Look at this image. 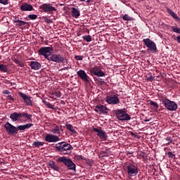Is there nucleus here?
Masks as SVG:
<instances>
[{
	"label": "nucleus",
	"instance_id": "20",
	"mask_svg": "<svg viewBox=\"0 0 180 180\" xmlns=\"http://www.w3.org/2000/svg\"><path fill=\"white\" fill-rule=\"evenodd\" d=\"M30 67H31L32 70H34V71H37L41 68V63L37 61H31L30 64Z\"/></svg>",
	"mask_w": 180,
	"mask_h": 180
},
{
	"label": "nucleus",
	"instance_id": "15",
	"mask_svg": "<svg viewBox=\"0 0 180 180\" xmlns=\"http://www.w3.org/2000/svg\"><path fill=\"white\" fill-rule=\"evenodd\" d=\"M93 131L97 133L98 137H99L101 140H103V141H106V140H108V134L102 130V127H100L99 129L93 127Z\"/></svg>",
	"mask_w": 180,
	"mask_h": 180
},
{
	"label": "nucleus",
	"instance_id": "16",
	"mask_svg": "<svg viewBox=\"0 0 180 180\" xmlns=\"http://www.w3.org/2000/svg\"><path fill=\"white\" fill-rule=\"evenodd\" d=\"M94 110L98 115H108L109 108L103 105L98 104L95 107Z\"/></svg>",
	"mask_w": 180,
	"mask_h": 180
},
{
	"label": "nucleus",
	"instance_id": "39",
	"mask_svg": "<svg viewBox=\"0 0 180 180\" xmlns=\"http://www.w3.org/2000/svg\"><path fill=\"white\" fill-rule=\"evenodd\" d=\"M33 127V124H24V130L29 129L30 127Z\"/></svg>",
	"mask_w": 180,
	"mask_h": 180
},
{
	"label": "nucleus",
	"instance_id": "31",
	"mask_svg": "<svg viewBox=\"0 0 180 180\" xmlns=\"http://www.w3.org/2000/svg\"><path fill=\"white\" fill-rule=\"evenodd\" d=\"M0 71L1 72H6L8 71V65L0 64Z\"/></svg>",
	"mask_w": 180,
	"mask_h": 180
},
{
	"label": "nucleus",
	"instance_id": "6",
	"mask_svg": "<svg viewBox=\"0 0 180 180\" xmlns=\"http://www.w3.org/2000/svg\"><path fill=\"white\" fill-rule=\"evenodd\" d=\"M39 9L41 12H44V13H47L48 15H53L54 12H56L57 8L53 6V4L48 3V4H43L39 6Z\"/></svg>",
	"mask_w": 180,
	"mask_h": 180
},
{
	"label": "nucleus",
	"instance_id": "35",
	"mask_svg": "<svg viewBox=\"0 0 180 180\" xmlns=\"http://www.w3.org/2000/svg\"><path fill=\"white\" fill-rule=\"evenodd\" d=\"M43 103H44V105L46 106H47V108H49V109H53V104L50 103L49 102H47L44 100L42 101Z\"/></svg>",
	"mask_w": 180,
	"mask_h": 180
},
{
	"label": "nucleus",
	"instance_id": "26",
	"mask_svg": "<svg viewBox=\"0 0 180 180\" xmlns=\"http://www.w3.org/2000/svg\"><path fill=\"white\" fill-rule=\"evenodd\" d=\"M44 146V142L41 141H34L32 143V147H35L37 148H40V147H43Z\"/></svg>",
	"mask_w": 180,
	"mask_h": 180
},
{
	"label": "nucleus",
	"instance_id": "34",
	"mask_svg": "<svg viewBox=\"0 0 180 180\" xmlns=\"http://www.w3.org/2000/svg\"><path fill=\"white\" fill-rule=\"evenodd\" d=\"M13 61L15 64H18L20 67H21V68L25 67V63L23 62H22L21 60H19L18 59H14Z\"/></svg>",
	"mask_w": 180,
	"mask_h": 180
},
{
	"label": "nucleus",
	"instance_id": "21",
	"mask_svg": "<svg viewBox=\"0 0 180 180\" xmlns=\"http://www.w3.org/2000/svg\"><path fill=\"white\" fill-rule=\"evenodd\" d=\"M72 17L75 18V19H78L79 16H81V11H79V8L72 7Z\"/></svg>",
	"mask_w": 180,
	"mask_h": 180
},
{
	"label": "nucleus",
	"instance_id": "2",
	"mask_svg": "<svg viewBox=\"0 0 180 180\" xmlns=\"http://www.w3.org/2000/svg\"><path fill=\"white\" fill-rule=\"evenodd\" d=\"M57 162H63L65 168H67L68 171H74V172H77V165H75V163L72 162V160H71V158L63 156L59 158L57 160Z\"/></svg>",
	"mask_w": 180,
	"mask_h": 180
},
{
	"label": "nucleus",
	"instance_id": "19",
	"mask_svg": "<svg viewBox=\"0 0 180 180\" xmlns=\"http://www.w3.org/2000/svg\"><path fill=\"white\" fill-rule=\"evenodd\" d=\"M20 9L24 12H32V11H33L34 8L31 4H29L27 3H23L20 6Z\"/></svg>",
	"mask_w": 180,
	"mask_h": 180
},
{
	"label": "nucleus",
	"instance_id": "3",
	"mask_svg": "<svg viewBox=\"0 0 180 180\" xmlns=\"http://www.w3.org/2000/svg\"><path fill=\"white\" fill-rule=\"evenodd\" d=\"M160 102H162V105H163V106L170 112H175V110L178 109V104H176L175 101H172L166 97L160 98Z\"/></svg>",
	"mask_w": 180,
	"mask_h": 180
},
{
	"label": "nucleus",
	"instance_id": "47",
	"mask_svg": "<svg viewBox=\"0 0 180 180\" xmlns=\"http://www.w3.org/2000/svg\"><path fill=\"white\" fill-rule=\"evenodd\" d=\"M97 84L98 85H103L105 84V81H103V79H100V80H98V82H97Z\"/></svg>",
	"mask_w": 180,
	"mask_h": 180
},
{
	"label": "nucleus",
	"instance_id": "27",
	"mask_svg": "<svg viewBox=\"0 0 180 180\" xmlns=\"http://www.w3.org/2000/svg\"><path fill=\"white\" fill-rule=\"evenodd\" d=\"M54 129H52V133L53 134H60V127L57 126V124L53 125Z\"/></svg>",
	"mask_w": 180,
	"mask_h": 180
},
{
	"label": "nucleus",
	"instance_id": "52",
	"mask_svg": "<svg viewBox=\"0 0 180 180\" xmlns=\"http://www.w3.org/2000/svg\"><path fill=\"white\" fill-rule=\"evenodd\" d=\"M99 80H101V78H99V77H94V81H96L97 82H98Z\"/></svg>",
	"mask_w": 180,
	"mask_h": 180
},
{
	"label": "nucleus",
	"instance_id": "24",
	"mask_svg": "<svg viewBox=\"0 0 180 180\" xmlns=\"http://www.w3.org/2000/svg\"><path fill=\"white\" fill-rule=\"evenodd\" d=\"M65 126H66V129L69 130V131H71L72 134H77V131L74 129V127L71 124L66 123Z\"/></svg>",
	"mask_w": 180,
	"mask_h": 180
},
{
	"label": "nucleus",
	"instance_id": "54",
	"mask_svg": "<svg viewBox=\"0 0 180 180\" xmlns=\"http://www.w3.org/2000/svg\"><path fill=\"white\" fill-rule=\"evenodd\" d=\"M63 70H68V68L64 67V68H63Z\"/></svg>",
	"mask_w": 180,
	"mask_h": 180
},
{
	"label": "nucleus",
	"instance_id": "32",
	"mask_svg": "<svg viewBox=\"0 0 180 180\" xmlns=\"http://www.w3.org/2000/svg\"><path fill=\"white\" fill-rule=\"evenodd\" d=\"M82 39H84L85 41H87V43L92 41V37H91V35H84L82 37Z\"/></svg>",
	"mask_w": 180,
	"mask_h": 180
},
{
	"label": "nucleus",
	"instance_id": "7",
	"mask_svg": "<svg viewBox=\"0 0 180 180\" xmlns=\"http://www.w3.org/2000/svg\"><path fill=\"white\" fill-rule=\"evenodd\" d=\"M105 102H107L108 105H119V103H120V100L119 99V94L115 92L109 94L105 97Z\"/></svg>",
	"mask_w": 180,
	"mask_h": 180
},
{
	"label": "nucleus",
	"instance_id": "10",
	"mask_svg": "<svg viewBox=\"0 0 180 180\" xmlns=\"http://www.w3.org/2000/svg\"><path fill=\"white\" fill-rule=\"evenodd\" d=\"M53 48L50 46H43L38 50L39 56H44V58L49 60L51 56Z\"/></svg>",
	"mask_w": 180,
	"mask_h": 180
},
{
	"label": "nucleus",
	"instance_id": "9",
	"mask_svg": "<svg viewBox=\"0 0 180 180\" xmlns=\"http://www.w3.org/2000/svg\"><path fill=\"white\" fill-rule=\"evenodd\" d=\"M22 117H27V119L30 120L32 119V115L27 114V112H13L10 115V119H11L12 122H18Z\"/></svg>",
	"mask_w": 180,
	"mask_h": 180
},
{
	"label": "nucleus",
	"instance_id": "40",
	"mask_svg": "<svg viewBox=\"0 0 180 180\" xmlns=\"http://www.w3.org/2000/svg\"><path fill=\"white\" fill-rule=\"evenodd\" d=\"M75 58L77 60V61H82L84 60V56H75Z\"/></svg>",
	"mask_w": 180,
	"mask_h": 180
},
{
	"label": "nucleus",
	"instance_id": "8",
	"mask_svg": "<svg viewBox=\"0 0 180 180\" xmlns=\"http://www.w3.org/2000/svg\"><path fill=\"white\" fill-rule=\"evenodd\" d=\"M48 61H52L53 63H57L58 64L63 63L65 64L67 63V58L61 54L52 53Z\"/></svg>",
	"mask_w": 180,
	"mask_h": 180
},
{
	"label": "nucleus",
	"instance_id": "38",
	"mask_svg": "<svg viewBox=\"0 0 180 180\" xmlns=\"http://www.w3.org/2000/svg\"><path fill=\"white\" fill-rule=\"evenodd\" d=\"M51 95H54V96H56V98H61V92L60 91H56L53 92Z\"/></svg>",
	"mask_w": 180,
	"mask_h": 180
},
{
	"label": "nucleus",
	"instance_id": "43",
	"mask_svg": "<svg viewBox=\"0 0 180 180\" xmlns=\"http://www.w3.org/2000/svg\"><path fill=\"white\" fill-rule=\"evenodd\" d=\"M146 79L150 82H153L154 81V77H153V75H150V77H148Z\"/></svg>",
	"mask_w": 180,
	"mask_h": 180
},
{
	"label": "nucleus",
	"instance_id": "45",
	"mask_svg": "<svg viewBox=\"0 0 180 180\" xmlns=\"http://www.w3.org/2000/svg\"><path fill=\"white\" fill-rule=\"evenodd\" d=\"M167 156L169 157V158H173L174 157H175V155H174L172 152H168Z\"/></svg>",
	"mask_w": 180,
	"mask_h": 180
},
{
	"label": "nucleus",
	"instance_id": "28",
	"mask_svg": "<svg viewBox=\"0 0 180 180\" xmlns=\"http://www.w3.org/2000/svg\"><path fill=\"white\" fill-rule=\"evenodd\" d=\"M84 162L85 164H86L87 165H89V168H91V167H92L94 165V160L91 159H89V158H85L84 159Z\"/></svg>",
	"mask_w": 180,
	"mask_h": 180
},
{
	"label": "nucleus",
	"instance_id": "22",
	"mask_svg": "<svg viewBox=\"0 0 180 180\" xmlns=\"http://www.w3.org/2000/svg\"><path fill=\"white\" fill-rule=\"evenodd\" d=\"M166 9H167V12L169 14L170 16L173 18V19H175L176 22H180V18L178 16V15L175 13V12H174L172 10H171V8L168 7H167Z\"/></svg>",
	"mask_w": 180,
	"mask_h": 180
},
{
	"label": "nucleus",
	"instance_id": "13",
	"mask_svg": "<svg viewBox=\"0 0 180 180\" xmlns=\"http://www.w3.org/2000/svg\"><path fill=\"white\" fill-rule=\"evenodd\" d=\"M4 129L8 134H11V136L18 134V127H15L9 122H6L4 124Z\"/></svg>",
	"mask_w": 180,
	"mask_h": 180
},
{
	"label": "nucleus",
	"instance_id": "12",
	"mask_svg": "<svg viewBox=\"0 0 180 180\" xmlns=\"http://www.w3.org/2000/svg\"><path fill=\"white\" fill-rule=\"evenodd\" d=\"M77 75L79 77V79L84 82L86 85L91 84V77L86 74L85 70H79L77 72Z\"/></svg>",
	"mask_w": 180,
	"mask_h": 180
},
{
	"label": "nucleus",
	"instance_id": "42",
	"mask_svg": "<svg viewBox=\"0 0 180 180\" xmlns=\"http://www.w3.org/2000/svg\"><path fill=\"white\" fill-rule=\"evenodd\" d=\"M101 155L102 157H109V153H108V150L103 151Z\"/></svg>",
	"mask_w": 180,
	"mask_h": 180
},
{
	"label": "nucleus",
	"instance_id": "48",
	"mask_svg": "<svg viewBox=\"0 0 180 180\" xmlns=\"http://www.w3.org/2000/svg\"><path fill=\"white\" fill-rule=\"evenodd\" d=\"M174 39L176 41H177V43H179L180 44V35H179L178 37H174Z\"/></svg>",
	"mask_w": 180,
	"mask_h": 180
},
{
	"label": "nucleus",
	"instance_id": "37",
	"mask_svg": "<svg viewBox=\"0 0 180 180\" xmlns=\"http://www.w3.org/2000/svg\"><path fill=\"white\" fill-rule=\"evenodd\" d=\"M150 105H151V106H153L154 108V109H158V108H159L158 103H157L154 101H150Z\"/></svg>",
	"mask_w": 180,
	"mask_h": 180
},
{
	"label": "nucleus",
	"instance_id": "41",
	"mask_svg": "<svg viewBox=\"0 0 180 180\" xmlns=\"http://www.w3.org/2000/svg\"><path fill=\"white\" fill-rule=\"evenodd\" d=\"M18 129V133H19V130L24 131L25 130V127L24 125H18L17 126Z\"/></svg>",
	"mask_w": 180,
	"mask_h": 180
},
{
	"label": "nucleus",
	"instance_id": "1",
	"mask_svg": "<svg viewBox=\"0 0 180 180\" xmlns=\"http://www.w3.org/2000/svg\"><path fill=\"white\" fill-rule=\"evenodd\" d=\"M55 148L56 151H58V153H60V154L64 155H68L69 154H71V150H74L72 146L65 141L56 143Z\"/></svg>",
	"mask_w": 180,
	"mask_h": 180
},
{
	"label": "nucleus",
	"instance_id": "5",
	"mask_svg": "<svg viewBox=\"0 0 180 180\" xmlns=\"http://www.w3.org/2000/svg\"><path fill=\"white\" fill-rule=\"evenodd\" d=\"M126 171L129 176H137V174H139V167L136 164L128 163L126 165Z\"/></svg>",
	"mask_w": 180,
	"mask_h": 180
},
{
	"label": "nucleus",
	"instance_id": "23",
	"mask_svg": "<svg viewBox=\"0 0 180 180\" xmlns=\"http://www.w3.org/2000/svg\"><path fill=\"white\" fill-rule=\"evenodd\" d=\"M14 22H15V23H16V26H19V27H20V26H25V25H26V26H27V27L30 26V25H29V22H25V21H23V20H15Z\"/></svg>",
	"mask_w": 180,
	"mask_h": 180
},
{
	"label": "nucleus",
	"instance_id": "49",
	"mask_svg": "<svg viewBox=\"0 0 180 180\" xmlns=\"http://www.w3.org/2000/svg\"><path fill=\"white\" fill-rule=\"evenodd\" d=\"M3 94H4V95H10L11 91H9L8 90H4V91H3Z\"/></svg>",
	"mask_w": 180,
	"mask_h": 180
},
{
	"label": "nucleus",
	"instance_id": "33",
	"mask_svg": "<svg viewBox=\"0 0 180 180\" xmlns=\"http://www.w3.org/2000/svg\"><path fill=\"white\" fill-rule=\"evenodd\" d=\"M171 29L174 33H178L180 34V27H178L177 26H172Z\"/></svg>",
	"mask_w": 180,
	"mask_h": 180
},
{
	"label": "nucleus",
	"instance_id": "14",
	"mask_svg": "<svg viewBox=\"0 0 180 180\" xmlns=\"http://www.w3.org/2000/svg\"><path fill=\"white\" fill-rule=\"evenodd\" d=\"M89 72L91 75H96V77H105V72L102 71L101 67L95 66L90 69Z\"/></svg>",
	"mask_w": 180,
	"mask_h": 180
},
{
	"label": "nucleus",
	"instance_id": "46",
	"mask_svg": "<svg viewBox=\"0 0 180 180\" xmlns=\"http://www.w3.org/2000/svg\"><path fill=\"white\" fill-rule=\"evenodd\" d=\"M8 0H0V4H1L2 5H8Z\"/></svg>",
	"mask_w": 180,
	"mask_h": 180
},
{
	"label": "nucleus",
	"instance_id": "53",
	"mask_svg": "<svg viewBox=\"0 0 180 180\" xmlns=\"http://www.w3.org/2000/svg\"><path fill=\"white\" fill-rule=\"evenodd\" d=\"M86 2L87 4V5H89V4H91V0H87V1H86Z\"/></svg>",
	"mask_w": 180,
	"mask_h": 180
},
{
	"label": "nucleus",
	"instance_id": "18",
	"mask_svg": "<svg viewBox=\"0 0 180 180\" xmlns=\"http://www.w3.org/2000/svg\"><path fill=\"white\" fill-rule=\"evenodd\" d=\"M44 140L47 143H57V141H60V138L58 136L48 134L44 137Z\"/></svg>",
	"mask_w": 180,
	"mask_h": 180
},
{
	"label": "nucleus",
	"instance_id": "17",
	"mask_svg": "<svg viewBox=\"0 0 180 180\" xmlns=\"http://www.w3.org/2000/svg\"><path fill=\"white\" fill-rule=\"evenodd\" d=\"M19 96L22 98V99L24 101V103H25L26 106H32L33 103L32 102V99L30 96H27L26 94H24L23 92H18Z\"/></svg>",
	"mask_w": 180,
	"mask_h": 180
},
{
	"label": "nucleus",
	"instance_id": "55",
	"mask_svg": "<svg viewBox=\"0 0 180 180\" xmlns=\"http://www.w3.org/2000/svg\"><path fill=\"white\" fill-rule=\"evenodd\" d=\"M79 1H81V2H85V1L86 0H79Z\"/></svg>",
	"mask_w": 180,
	"mask_h": 180
},
{
	"label": "nucleus",
	"instance_id": "44",
	"mask_svg": "<svg viewBox=\"0 0 180 180\" xmlns=\"http://www.w3.org/2000/svg\"><path fill=\"white\" fill-rule=\"evenodd\" d=\"M166 141H169V143L167 144H166V146H169V144H171V143H172V139L171 137L166 138Z\"/></svg>",
	"mask_w": 180,
	"mask_h": 180
},
{
	"label": "nucleus",
	"instance_id": "30",
	"mask_svg": "<svg viewBox=\"0 0 180 180\" xmlns=\"http://www.w3.org/2000/svg\"><path fill=\"white\" fill-rule=\"evenodd\" d=\"M122 19L123 20H126L127 22L129 21H131V20H134V18H133V17H130L129 16L128 14H125L122 16Z\"/></svg>",
	"mask_w": 180,
	"mask_h": 180
},
{
	"label": "nucleus",
	"instance_id": "51",
	"mask_svg": "<svg viewBox=\"0 0 180 180\" xmlns=\"http://www.w3.org/2000/svg\"><path fill=\"white\" fill-rule=\"evenodd\" d=\"M77 160H85V158H84V156H82V155H78Z\"/></svg>",
	"mask_w": 180,
	"mask_h": 180
},
{
	"label": "nucleus",
	"instance_id": "36",
	"mask_svg": "<svg viewBox=\"0 0 180 180\" xmlns=\"http://www.w3.org/2000/svg\"><path fill=\"white\" fill-rule=\"evenodd\" d=\"M28 18L30 19L31 20H36V19H37V15H35V14L28 15Z\"/></svg>",
	"mask_w": 180,
	"mask_h": 180
},
{
	"label": "nucleus",
	"instance_id": "11",
	"mask_svg": "<svg viewBox=\"0 0 180 180\" xmlns=\"http://www.w3.org/2000/svg\"><path fill=\"white\" fill-rule=\"evenodd\" d=\"M143 43L148 49L149 51L157 53V44L150 38L143 39Z\"/></svg>",
	"mask_w": 180,
	"mask_h": 180
},
{
	"label": "nucleus",
	"instance_id": "29",
	"mask_svg": "<svg viewBox=\"0 0 180 180\" xmlns=\"http://www.w3.org/2000/svg\"><path fill=\"white\" fill-rule=\"evenodd\" d=\"M41 19L43 22H44L45 23H47L48 25L53 23V20H51V19L47 18L46 16H42Z\"/></svg>",
	"mask_w": 180,
	"mask_h": 180
},
{
	"label": "nucleus",
	"instance_id": "4",
	"mask_svg": "<svg viewBox=\"0 0 180 180\" xmlns=\"http://www.w3.org/2000/svg\"><path fill=\"white\" fill-rule=\"evenodd\" d=\"M115 114L118 120H120L121 122L131 120V117L127 114L126 108L117 109L115 110Z\"/></svg>",
	"mask_w": 180,
	"mask_h": 180
},
{
	"label": "nucleus",
	"instance_id": "25",
	"mask_svg": "<svg viewBox=\"0 0 180 180\" xmlns=\"http://www.w3.org/2000/svg\"><path fill=\"white\" fill-rule=\"evenodd\" d=\"M49 167L54 171H57L58 172L60 171V167L56 165V162L52 161L49 163Z\"/></svg>",
	"mask_w": 180,
	"mask_h": 180
},
{
	"label": "nucleus",
	"instance_id": "50",
	"mask_svg": "<svg viewBox=\"0 0 180 180\" xmlns=\"http://www.w3.org/2000/svg\"><path fill=\"white\" fill-rule=\"evenodd\" d=\"M7 98L9 101H15V98H13V96H12L11 95H8Z\"/></svg>",
	"mask_w": 180,
	"mask_h": 180
}]
</instances>
